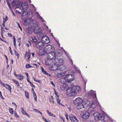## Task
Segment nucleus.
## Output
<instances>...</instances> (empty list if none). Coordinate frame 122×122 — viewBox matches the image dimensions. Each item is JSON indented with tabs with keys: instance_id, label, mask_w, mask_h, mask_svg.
Listing matches in <instances>:
<instances>
[{
	"instance_id": "1",
	"label": "nucleus",
	"mask_w": 122,
	"mask_h": 122,
	"mask_svg": "<svg viewBox=\"0 0 122 122\" xmlns=\"http://www.w3.org/2000/svg\"><path fill=\"white\" fill-rule=\"evenodd\" d=\"M90 112L92 113V114H94L95 119L96 121H99L100 120L102 121L104 120L105 117L104 115H101L98 112L94 113L93 109L91 110L90 111L89 110H88L87 112L84 113L82 116L83 118L85 119H88L89 117V113Z\"/></svg>"
},
{
	"instance_id": "2",
	"label": "nucleus",
	"mask_w": 122,
	"mask_h": 122,
	"mask_svg": "<svg viewBox=\"0 0 122 122\" xmlns=\"http://www.w3.org/2000/svg\"><path fill=\"white\" fill-rule=\"evenodd\" d=\"M81 91L80 87L78 86H74L72 87L69 88L67 91V94L69 97L74 96Z\"/></svg>"
},
{
	"instance_id": "3",
	"label": "nucleus",
	"mask_w": 122,
	"mask_h": 122,
	"mask_svg": "<svg viewBox=\"0 0 122 122\" xmlns=\"http://www.w3.org/2000/svg\"><path fill=\"white\" fill-rule=\"evenodd\" d=\"M74 104L76 106L77 109L79 110L82 109L84 107L83 104V100L80 97L76 98L73 101Z\"/></svg>"
},
{
	"instance_id": "4",
	"label": "nucleus",
	"mask_w": 122,
	"mask_h": 122,
	"mask_svg": "<svg viewBox=\"0 0 122 122\" xmlns=\"http://www.w3.org/2000/svg\"><path fill=\"white\" fill-rule=\"evenodd\" d=\"M44 51L45 52V53L44 54L45 55V53L47 54L55 51V49L53 46H52L50 45H48L44 48Z\"/></svg>"
},
{
	"instance_id": "5",
	"label": "nucleus",
	"mask_w": 122,
	"mask_h": 122,
	"mask_svg": "<svg viewBox=\"0 0 122 122\" xmlns=\"http://www.w3.org/2000/svg\"><path fill=\"white\" fill-rule=\"evenodd\" d=\"M56 55V53L54 51L48 53L47 54V57L53 61L56 58L57 56Z\"/></svg>"
},
{
	"instance_id": "6",
	"label": "nucleus",
	"mask_w": 122,
	"mask_h": 122,
	"mask_svg": "<svg viewBox=\"0 0 122 122\" xmlns=\"http://www.w3.org/2000/svg\"><path fill=\"white\" fill-rule=\"evenodd\" d=\"M74 75L73 74H66L65 77V79L68 83L71 82L74 79Z\"/></svg>"
},
{
	"instance_id": "7",
	"label": "nucleus",
	"mask_w": 122,
	"mask_h": 122,
	"mask_svg": "<svg viewBox=\"0 0 122 122\" xmlns=\"http://www.w3.org/2000/svg\"><path fill=\"white\" fill-rule=\"evenodd\" d=\"M44 35L42 34L41 36L39 37L40 39H41L42 42L46 44L50 42L49 38L47 37L46 36H44Z\"/></svg>"
},
{
	"instance_id": "8",
	"label": "nucleus",
	"mask_w": 122,
	"mask_h": 122,
	"mask_svg": "<svg viewBox=\"0 0 122 122\" xmlns=\"http://www.w3.org/2000/svg\"><path fill=\"white\" fill-rule=\"evenodd\" d=\"M54 63L55 65H62L63 63V61L61 58H56L55 60Z\"/></svg>"
},
{
	"instance_id": "9",
	"label": "nucleus",
	"mask_w": 122,
	"mask_h": 122,
	"mask_svg": "<svg viewBox=\"0 0 122 122\" xmlns=\"http://www.w3.org/2000/svg\"><path fill=\"white\" fill-rule=\"evenodd\" d=\"M34 32L36 34L39 35V37L42 34L41 30V28L36 27L34 30Z\"/></svg>"
},
{
	"instance_id": "10",
	"label": "nucleus",
	"mask_w": 122,
	"mask_h": 122,
	"mask_svg": "<svg viewBox=\"0 0 122 122\" xmlns=\"http://www.w3.org/2000/svg\"><path fill=\"white\" fill-rule=\"evenodd\" d=\"M35 45L36 47L40 50L42 49L44 47V43L41 41H38Z\"/></svg>"
},
{
	"instance_id": "11",
	"label": "nucleus",
	"mask_w": 122,
	"mask_h": 122,
	"mask_svg": "<svg viewBox=\"0 0 122 122\" xmlns=\"http://www.w3.org/2000/svg\"><path fill=\"white\" fill-rule=\"evenodd\" d=\"M17 12L21 14H22L23 11L21 5L20 4L17 5L15 8Z\"/></svg>"
},
{
	"instance_id": "12",
	"label": "nucleus",
	"mask_w": 122,
	"mask_h": 122,
	"mask_svg": "<svg viewBox=\"0 0 122 122\" xmlns=\"http://www.w3.org/2000/svg\"><path fill=\"white\" fill-rule=\"evenodd\" d=\"M21 5L23 9V10H26L28 7V3L26 2H22Z\"/></svg>"
},
{
	"instance_id": "13",
	"label": "nucleus",
	"mask_w": 122,
	"mask_h": 122,
	"mask_svg": "<svg viewBox=\"0 0 122 122\" xmlns=\"http://www.w3.org/2000/svg\"><path fill=\"white\" fill-rule=\"evenodd\" d=\"M53 61L46 57V59L45 60V64L46 65H50L52 63Z\"/></svg>"
},
{
	"instance_id": "14",
	"label": "nucleus",
	"mask_w": 122,
	"mask_h": 122,
	"mask_svg": "<svg viewBox=\"0 0 122 122\" xmlns=\"http://www.w3.org/2000/svg\"><path fill=\"white\" fill-rule=\"evenodd\" d=\"M32 22V19L31 18L28 19L24 21V24L26 25H28L30 24Z\"/></svg>"
},
{
	"instance_id": "15",
	"label": "nucleus",
	"mask_w": 122,
	"mask_h": 122,
	"mask_svg": "<svg viewBox=\"0 0 122 122\" xmlns=\"http://www.w3.org/2000/svg\"><path fill=\"white\" fill-rule=\"evenodd\" d=\"M88 94L89 95L93 96V97H96V92L92 90H91L88 92Z\"/></svg>"
},
{
	"instance_id": "16",
	"label": "nucleus",
	"mask_w": 122,
	"mask_h": 122,
	"mask_svg": "<svg viewBox=\"0 0 122 122\" xmlns=\"http://www.w3.org/2000/svg\"><path fill=\"white\" fill-rule=\"evenodd\" d=\"M56 69L61 71H63L66 69V67L64 65H60L59 67H58Z\"/></svg>"
},
{
	"instance_id": "17",
	"label": "nucleus",
	"mask_w": 122,
	"mask_h": 122,
	"mask_svg": "<svg viewBox=\"0 0 122 122\" xmlns=\"http://www.w3.org/2000/svg\"><path fill=\"white\" fill-rule=\"evenodd\" d=\"M31 42L34 43L35 45L38 42L36 37L35 36H33L31 37Z\"/></svg>"
},
{
	"instance_id": "18",
	"label": "nucleus",
	"mask_w": 122,
	"mask_h": 122,
	"mask_svg": "<svg viewBox=\"0 0 122 122\" xmlns=\"http://www.w3.org/2000/svg\"><path fill=\"white\" fill-rule=\"evenodd\" d=\"M33 29L30 27H28L26 29V31L30 34H31L32 32Z\"/></svg>"
},
{
	"instance_id": "19",
	"label": "nucleus",
	"mask_w": 122,
	"mask_h": 122,
	"mask_svg": "<svg viewBox=\"0 0 122 122\" xmlns=\"http://www.w3.org/2000/svg\"><path fill=\"white\" fill-rule=\"evenodd\" d=\"M6 86L5 87L11 93V86L7 84H6Z\"/></svg>"
},
{
	"instance_id": "20",
	"label": "nucleus",
	"mask_w": 122,
	"mask_h": 122,
	"mask_svg": "<svg viewBox=\"0 0 122 122\" xmlns=\"http://www.w3.org/2000/svg\"><path fill=\"white\" fill-rule=\"evenodd\" d=\"M32 12H29V13H28L24 11L23 12V13L21 15L23 16H27V15H30V14H32Z\"/></svg>"
},
{
	"instance_id": "21",
	"label": "nucleus",
	"mask_w": 122,
	"mask_h": 122,
	"mask_svg": "<svg viewBox=\"0 0 122 122\" xmlns=\"http://www.w3.org/2000/svg\"><path fill=\"white\" fill-rule=\"evenodd\" d=\"M18 2L17 1H16L15 0L13 1L12 2L11 4L12 6L14 7L16 6Z\"/></svg>"
},
{
	"instance_id": "22",
	"label": "nucleus",
	"mask_w": 122,
	"mask_h": 122,
	"mask_svg": "<svg viewBox=\"0 0 122 122\" xmlns=\"http://www.w3.org/2000/svg\"><path fill=\"white\" fill-rule=\"evenodd\" d=\"M31 54L30 52H26L25 55V57L26 58L27 57H30Z\"/></svg>"
},
{
	"instance_id": "23",
	"label": "nucleus",
	"mask_w": 122,
	"mask_h": 122,
	"mask_svg": "<svg viewBox=\"0 0 122 122\" xmlns=\"http://www.w3.org/2000/svg\"><path fill=\"white\" fill-rule=\"evenodd\" d=\"M46 111L47 113L48 114L49 116L53 117H55V116L52 113H51V112H50L49 110H46Z\"/></svg>"
},
{
	"instance_id": "24",
	"label": "nucleus",
	"mask_w": 122,
	"mask_h": 122,
	"mask_svg": "<svg viewBox=\"0 0 122 122\" xmlns=\"http://www.w3.org/2000/svg\"><path fill=\"white\" fill-rule=\"evenodd\" d=\"M12 81L15 83L17 86H19L20 85L19 82L17 81L14 79H13Z\"/></svg>"
},
{
	"instance_id": "25",
	"label": "nucleus",
	"mask_w": 122,
	"mask_h": 122,
	"mask_svg": "<svg viewBox=\"0 0 122 122\" xmlns=\"http://www.w3.org/2000/svg\"><path fill=\"white\" fill-rule=\"evenodd\" d=\"M17 77L19 80H22V79H23V76L22 75H18Z\"/></svg>"
},
{
	"instance_id": "26",
	"label": "nucleus",
	"mask_w": 122,
	"mask_h": 122,
	"mask_svg": "<svg viewBox=\"0 0 122 122\" xmlns=\"http://www.w3.org/2000/svg\"><path fill=\"white\" fill-rule=\"evenodd\" d=\"M66 82L65 81V77L64 79H62L61 81V82L62 84H65V82Z\"/></svg>"
},
{
	"instance_id": "27",
	"label": "nucleus",
	"mask_w": 122,
	"mask_h": 122,
	"mask_svg": "<svg viewBox=\"0 0 122 122\" xmlns=\"http://www.w3.org/2000/svg\"><path fill=\"white\" fill-rule=\"evenodd\" d=\"M33 96L34 97V99L35 101L36 102H37V96H36V94L35 93H33Z\"/></svg>"
},
{
	"instance_id": "28",
	"label": "nucleus",
	"mask_w": 122,
	"mask_h": 122,
	"mask_svg": "<svg viewBox=\"0 0 122 122\" xmlns=\"http://www.w3.org/2000/svg\"><path fill=\"white\" fill-rule=\"evenodd\" d=\"M14 53L15 55H16L18 57V58H19V54L17 52L15 49H14Z\"/></svg>"
},
{
	"instance_id": "29",
	"label": "nucleus",
	"mask_w": 122,
	"mask_h": 122,
	"mask_svg": "<svg viewBox=\"0 0 122 122\" xmlns=\"http://www.w3.org/2000/svg\"><path fill=\"white\" fill-rule=\"evenodd\" d=\"M10 112L11 114H13V113L14 110L12 108H10L9 109Z\"/></svg>"
},
{
	"instance_id": "30",
	"label": "nucleus",
	"mask_w": 122,
	"mask_h": 122,
	"mask_svg": "<svg viewBox=\"0 0 122 122\" xmlns=\"http://www.w3.org/2000/svg\"><path fill=\"white\" fill-rule=\"evenodd\" d=\"M69 118L70 120L72 122H76V121H75L74 120L73 117H72V116L71 117L70 116H69Z\"/></svg>"
},
{
	"instance_id": "31",
	"label": "nucleus",
	"mask_w": 122,
	"mask_h": 122,
	"mask_svg": "<svg viewBox=\"0 0 122 122\" xmlns=\"http://www.w3.org/2000/svg\"><path fill=\"white\" fill-rule=\"evenodd\" d=\"M96 106V105L95 104H94V103H92L91 105V107L93 109L94 108H95Z\"/></svg>"
},
{
	"instance_id": "32",
	"label": "nucleus",
	"mask_w": 122,
	"mask_h": 122,
	"mask_svg": "<svg viewBox=\"0 0 122 122\" xmlns=\"http://www.w3.org/2000/svg\"><path fill=\"white\" fill-rule=\"evenodd\" d=\"M32 67V66L30 64H27L26 65V68H28Z\"/></svg>"
},
{
	"instance_id": "33",
	"label": "nucleus",
	"mask_w": 122,
	"mask_h": 122,
	"mask_svg": "<svg viewBox=\"0 0 122 122\" xmlns=\"http://www.w3.org/2000/svg\"><path fill=\"white\" fill-rule=\"evenodd\" d=\"M0 84L1 86L5 87L6 86V84H5L3 82H2L1 81L0 82Z\"/></svg>"
},
{
	"instance_id": "34",
	"label": "nucleus",
	"mask_w": 122,
	"mask_h": 122,
	"mask_svg": "<svg viewBox=\"0 0 122 122\" xmlns=\"http://www.w3.org/2000/svg\"><path fill=\"white\" fill-rule=\"evenodd\" d=\"M25 94L26 97L28 99H29V96L28 95V92H25Z\"/></svg>"
},
{
	"instance_id": "35",
	"label": "nucleus",
	"mask_w": 122,
	"mask_h": 122,
	"mask_svg": "<svg viewBox=\"0 0 122 122\" xmlns=\"http://www.w3.org/2000/svg\"><path fill=\"white\" fill-rule=\"evenodd\" d=\"M71 116H72V117H73V118L74 119L78 122H79L78 120L77 119V118H76V116H75L74 115H72Z\"/></svg>"
},
{
	"instance_id": "36",
	"label": "nucleus",
	"mask_w": 122,
	"mask_h": 122,
	"mask_svg": "<svg viewBox=\"0 0 122 122\" xmlns=\"http://www.w3.org/2000/svg\"><path fill=\"white\" fill-rule=\"evenodd\" d=\"M68 72V71H66L64 72H63V73L62 74L63 75V76H64L65 75H66V74H67V73Z\"/></svg>"
},
{
	"instance_id": "37",
	"label": "nucleus",
	"mask_w": 122,
	"mask_h": 122,
	"mask_svg": "<svg viewBox=\"0 0 122 122\" xmlns=\"http://www.w3.org/2000/svg\"><path fill=\"white\" fill-rule=\"evenodd\" d=\"M1 25V33H3V31H5V30L3 28L2 26Z\"/></svg>"
},
{
	"instance_id": "38",
	"label": "nucleus",
	"mask_w": 122,
	"mask_h": 122,
	"mask_svg": "<svg viewBox=\"0 0 122 122\" xmlns=\"http://www.w3.org/2000/svg\"><path fill=\"white\" fill-rule=\"evenodd\" d=\"M57 76L58 77H61L63 76L62 74L61 73H58L57 75Z\"/></svg>"
},
{
	"instance_id": "39",
	"label": "nucleus",
	"mask_w": 122,
	"mask_h": 122,
	"mask_svg": "<svg viewBox=\"0 0 122 122\" xmlns=\"http://www.w3.org/2000/svg\"><path fill=\"white\" fill-rule=\"evenodd\" d=\"M34 80L35 81L40 83L41 82V81L39 80H37L35 78H34Z\"/></svg>"
},
{
	"instance_id": "40",
	"label": "nucleus",
	"mask_w": 122,
	"mask_h": 122,
	"mask_svg": "<svg viewBox=\"0 0 122 122\" xmlns=\"http://www.w3.org/2000/svg\"><path fill=\"white\" fill-rule=\"evenodd\" d=\"M17 25H18V26L19 27L20 29V30H22V28H21V27L20 26L19 23L18 22H17Z\"/></svg>"
},
{
	"instance_id": "41",
	"label": "nucleus",
	"mask_w": 122,
	"mask_h": 122,
	"mask_svg": "<svg viewBox=\"0 0 122 122\" xmlns=\"http://www.w3.org/2000/svg\"><path fill=\"white\" fill-rule=\"evenodd\" d=\"M55 95L58 97H59V95L58 93V92L56 91H55Z\"/></svg>"
},
{
	"instance_id": "42",
	"label": "nucleus",
	"mask_w": 122,
	"mask_h": 122,
	"mask_svg": "<svg viewBox=\"0 0 122 122\" xmlns=\"http://www.w3.org/2000/svg\"><path fill=\"white\" fill-rule=\"evenodd\" d=\"M57 103H58L60 104V99H59L58 98H57Z\"/></svg>"
},
{
	"instance_id": "43",
	"label": "nucleus",
	"mask_w": 122,
	"mask_h": 122,
	"mask_svg": "<svg viewBox=\"0 0 122 122\" xmlns=\"http://www.w3.org/2000/svg\"><path fill=\"white\" fill-rule=\"evenodd\" d=\"M38 15L39 16V18L43 22H44L45 21V20H43L42 17L39 14H38Z\"/></svg>"
},
{
	"instance_id": "44",
	"label": "nucleus",
	"mask_w": 122,
	"mask_h": 122,
	"mask_svg": "<svg viewBox=\"0 0 122 122\" xmlns=\"http://www.w3.org/2000/svg\"><path fill=\"white\" fill-rule=\"evenodd\" d=\"M14 114L15 116L16 117H18L19 116L17 115L16 112H14Z\"/></svg>"
},
{
	"instance_id": "45",
	"label": "nucleus",
	"mask_w": 122,
	"mask_h": 122,
	"mask_svg": "<svg viewBox=\"0 0 122 122\" xmlns=\"http://www.w3.org/2000/svg\"><path fill=\"white\" fill-rule=\"evenodd\" d=\"M42 119L46 122H49L45 118H44V117H42Z\"/></svg>"
},
{
	"instance_id": "46",
	"label": "nucleus",
	"mask_w": 122,
	"mask_h": 122,
	"mask_svg": "<svg viewBox=\"0 0 122 122\" xmlns=\"http://www.w3.org/2000/svg\"><path fill=\"white\" fill-rule=\"evenodd\" d=\"M21 112L24 115H25V114L27 113V112L25 110Z\"/></svg>"
},
{
	"instance_id": "47",
	"label": "nucleus",
	"mask_w": 122,
	"mask_h": 122,
	"mask_svg": "<svg viewBox=\"0 0 122 122\" xmlns=\"http://www.w3.org/2000/svg\"><path fill=\"white\" fill-rule=\"evenodd\" d=\"M5 56L6 58V62L7 63H8V59L7 57L5 55Z\"/></svg>"
},
{
	"instance_id": "48",
	"label": "nucleus",
	"mask_w": 122,
	"mask_h": 122,
	"mask_svg": "<svg viewBox=\"0 0 122 122\" xmlns=\"http://www.w3.org/2000/svg\"><path fill=\"white\" fill-rule=\"evenodd\" d=\"M0 40H1L2 41L6 43H8V42H7L6 41H5V40H4V39H1Z\"/></svg>"
},
{
	"instance_id": "49",
	"label": "nucleus",
	"mask_w": 122,
	"mask_h": 122,
	"mask_svg": "<svg viewBox=\"0 0 122 122\" xmlns=\"http://www.w3.org/2000/svg\"><path fill=\"white\" fill-rule=\"evenodd\" d=\"M8 36L11 37L12 36V35L10 33H8Z\"/></svg>"
},
{
	"instance_id": "50",
	"label": "nucleus",
	"mask_w": 122,
	"mask_h": 122,
	"mask_svg": "<svg viewBox=\"0 0 122 122\" xmlns=\"http://www.w3.org/2000/svg\"><path fill=\"white\" fill-rule=\"evenodd\" d=\"M66 119L67 121H69V119L68 118V115H67V114L66 115Z\"/></svg>"
},
{
	"instance_id": "51",
	"label": "nucleus",
	"mask_w": 122,
	"mask_h": 122,
	"mask_svg": "<svg viewBox=\"0 0 122 122\" xmlns=\"http://www.w3.org/2000/svg\"><path fill=\"white\" fill-rule=\"evenodd\" d=\"M51 84H52L54 86H55V85L54 84L53 82L52 81H51Z\"/></svg>"
},
{
	"instance_id": "52",
	"label": "nucleus",
	"mask_w": 122,
	"mask_h": 122,
	"mask_svg": "<svg viewBox=\"0 0 122 122\" xmlns=\"http://www.w3.org/2000/svg\"><path fill=\"white\" fill-rule=\"evenodd\" d=\"M14 43H15L16 40L15 37L14 36H13Z\"/></svg>"
},
{
	"instance_id": "53",
	"label": "nucleus",
	"mask_w": 122,
	"mask_h": 122,
	"mask_svg": "<svg viewBox=\"0 0 122 122\" xmlns=\"http://www.w3.org/2000/svg\"><path fill=\"white\" fill-rule=\"evenodd\" d=\"M31 84L30 85L31 86V87H35V86L33 84L31 83H30Z\"/></svg>"
},
{
	"instance_id": "54",
	"label": "nucleus",
	"mask_w": 122,
	"mask_h": 122,
	"mask_svg": "<svg viewBox=\"0 0 122 122\" xmlns=\"http://www.w3.org/2000/svg\"><path fill=\"white\" fill-rule=\"evenodd\" d=\"M29 78H27V81L28 82H29L30 83H31V82L29 80Z\"/></svg>"
},
{
	"instance_id": "55",
	"label": "nucleus",
	"mask_w": 122,
	"mask_h": 122,
	"mask_svg": "<svg viewBox=\"0 0 122 122\" xmlns=\"http://www.w3.org/2000/svg\"><path fill=\"white\" fill-rule=\"evenodd\" d=\"M41 68L42 70V72L44 71V69L42 67H41Z\"/></svg>"
},
{
	"instance_id": "56",
	"label": "nucleus",
	"mask_w": 122,
	"mask_h": 122,
	"mask_svg": "<svg viewBox=\"0 0 122 122\" xmlns=\"http://www.w3.org/2000/svg\"><path fill=\"white\" fill-rule=\"evenodd\" d=\"M8 19V18L7 17V16H6L5 17V20L6 21H7Z\"/></svg>"
},
{
	"instance_id": "57",
	"label": "nucleus",
	"mask_w": 122,
	"mask_h": 122,
	"mask_svg": "<svg viewBox=\"0 0 122 122\" xmlns=\"http://www.w3.org/2000/svg\"><path fill=\"white\" fill-rule=\"evenodd\" d=\"M0 97L1 98H2L3 100H4V98L3 97V96L2 95V94L0 95Z\"/></svg>"
},
{
	"instance_id": "58",
	"label": "nucleus",
	"mask_w": 122,
	"mask_h": 122,
	"mask_svg": "<svg viewBox=\"0 0 122 122\" xmlns=\"http://www.w3.org/2000/svg\"><path fill=\"white\" fill-rule=\"evenodd\" d=\"M6 21L5 20V19L4 18H3V23H5V22Z\"/></svg>"
},
{
	"instance_id": "59",
	"label": "nucleus",
	"mask_w": 122,
	"mask_h": 122,
	"mask_svg": "<svg viewBox=\"0 0 122 122\" xmlns=\"http://www.w3.org/2000/svg\"><path fill=\"white\" fill-rule=\"evenodd\" d=\"M24 111V110L23 108L22 107L21 108V112H22Z\"/></svg>"
},
{
	"instance_id": "60",
	"label": "nucleus",
	"mask_w": 122,
	"mask_h": 122,
	"mask_svg": "<svg viewBox=\"0 0 122 122\" xmlns=\"http://www.w3.org/2000/svg\"><path fill=\"white\" fill-rule=\"evenodd\" d=\"M9 9H10L11 11H12L13 10H12L11 6H10V7H9Z\"/></svg>"
},
{
	"instance_id": "61",
	"label": "nucleus",
	"mask_w": 122,
	"mask_h": 122,
	"mask_svg": "<svg viewBox=\"0 0 122 122\" xmlns=\"http://www.w3.org/2000/svg\"><path fill=\"white\" fill-rule=\"evenodd\" d=\"M34 110L35 111V112H38L39 111H38V110L37 109H34Z\"/></svg>"
},
{
	"instance_id": "62",
	"label": "nucleus",
	"mask_w": 122,
	"mask_h": 122,
	"mask_svg": "<svg viewBox=\"0 0 122 122\" xmlns=\"http://www.w3.org/2000/svg\"><path fill=\"white\" fill-rule=\"evenodd\" d=\"M26 75L27 76V78H29V75L28 73H26Z\"/></svg>"
},
{
	"instance_id": "63",
	"label": "nucleus",
	"mask_w": 122,
	"mask_h": 122,
	"mask_svg": "<svg viewBox=\"0 0 122 122\" xmlns=\"http://www.w3.org/2000/svg\"><path fill=\"white\" fill-rule=\"evenodd\" d=\"M61 120H63V122H65V119H64L62 117H61Z\"/></svg>"
},
{
	"instance_id": "64",
	"label": "nucleus",
	"mask_w": 122,
	"mask_h": 122,
	"mask_svg": "<svg viewBox=\"0 0 122 122\" xmlns=\"http://www.w3.org/2000/svg\"><path fill=\"white\" fill-rule=\"evenodd\" d=\"M30 57H28L26 59V61H29V60L30 59Z\"/></svg>"
}]
</instances>
